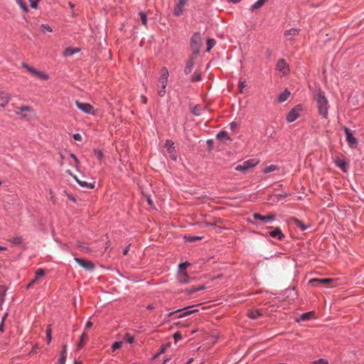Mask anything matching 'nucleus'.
<instances>
[{"label": "nucleus", "mask_w": 364, "mask_h": 364, "mask_svg": "<svg viewBox=\"0 0 364 364\" xmlns=\"http://www.w3.org/2000/svg\"><path fill=\"white\" fill-rule=\"evenodd\" d=\"M314 98L316 102V105L319 114L324 119L328 118V109L329 104L327 98L325 96L324 92L318 90L314 94Z\"/></svg>", "instance_id": "1"}, {"label": "nucleus", "mask_w": 364, "mask_h": 364, "mask_svg": "<svg viewBox=\"0 0 364 364\" xmlns=\"http://www.w3.org/2000/svg\"><path fill=\"white\" fill-rule=\"evenodd\" d=\"M202 45L200 33L196 32L191 38L190 46L193 52V55L197 56Z\"/></svg>", "instance_id": "2"}, {"label": "nucleus", "mask_w": 364, "mask_h": 364, "mask_svg": "<svg viewBox=\"0 0 364 364\" xmlns=\"http://www.w3.org/2000/svg\"><path fill=\"white\" fill-rule=\"evenodd\" d=\"M198 311L197 309H195V306H189L184 307L183 309H178L176 311H171L168 313V316L171 317L173 315H176V318H181L186 317L194 312H196Z\"/></svg>", "instance_id": "3"}, {"label": "nucleus", "mask_w": 364, "mask_h": 364, "mask_svg": "<svg viewBox=\"0 0 364 364\" xmlns=\"http://www.w3.org/2000/svg\"><path fill=\"white\" fill-rule=\"evenodd\" d=\"M259 161L256 159H251L247 161H245L241 164H238L235 166V169L237 171L246 172L250 168L255 167L257 164H258Z\"/></svg>", "instance_id": "4"}, {"label": "nucleus", "mask_w": 364, "mask_h": 364, "mask_svg": "<svg viewBox=\"0 0 364 364\" xmlns=\"http://www.w3.org/2000/svg\"><path fill=\"white\" fill-rule=\"evenodd\" d=\"M21 67L26 69L31 74L36 75L41 80H48L49 79V75L48 74L43 71L38 70L37 69L30 66L28 64L26 63H22Z\"/></svg>", "instance_id": "5"}, {"label": "nucleus", "mask_w": 364, "mask_h": 364, "mask_svg": "<svg viewBox=\"0 0 364 364\" xmlns=\"http://www.w3.org/2000/svg\"><path fill=\"white\" fill-rule=\"evenodd\" d=\"M76 107L82 112L87 114H92L95 115L96 111L94 108V107L87 102H81L80 101H75Z\"/></svg>", "instance_id": "6"}, {"label": "nucleus", "mask_w": 364, "mask_h": 364, "mask_svg": "<svg viewBox=\"0 0 364 364\" xmlns=\"http://www.w3.org/2000/svg\"><path fill=\"white\" fill-rule=\"evenodd\" d=\"M302 111L301 105H299L291 109L287 114L286 119L288 122H293L296 120L299 116L300 112Z\"/></svg>", "instance_id": "7"}, {"label": "nucleus", "mask_w": 364, "mask_h": 364, "mask_svg": "<svg viewBox=\"0 0 364 364\" xmlns=\"http://www.w3.org/2000/svg\"><path fill=\"white\" fill-rule=\"evenodd\" d=\"M343 131L346 135V141L348 144V146L352 149L355 148L358 145V139L353 136L352 131L347 127H343Z\"/></svg>", "instance_id": "8"}, {"label": "nucleus", "mask_w": 364, "mask_h": 364, "mask_svg": "<svg viewBox=\"0 0 364 364\" xmlns=\"http://www.w3.org/2000/svg\"><path fill=\"white\" fill-rule=\"evenodd\" d=\"M74 259L80 267L86 270H93L95 269V265L90 260L78 257H75Z\"/></svg>", "instance_id": "9"}, {"label": "nucleus", "mask_w": 364, "mask_h": 364, "mask_svg": "<svg viewBox=\"0 0 364 364\" xmlns=\"http://www.w3.org/2000/svg\"><path fill=\"white\" fill-rule=\"evenodd\" d=\"M168 76L169 73L168 69L166 67H163L160 70V76L158 79L160 85L167 86Z\"/></svg>", "instance_id": "10"}, {"label": "nucleus", "mask_w": 364, "mask_h": 364, "mask_svg": "<svg viewBox=\"0 0 364 364\" xmlns=\"http://www.w3.org/2000/svg\"><path fill=\"white\" fill-rule=\"evenodd\" d=\"M334 163L342 171L346 173L349 169V164L345 159L336 157Z\"/></svg>", "instance_id": "11"}, {"label": "nucleus", "mask_w": 364, "mask_h": 364, "mask_svg": "<svg viewBox=\"0 0 364 364\" xmlns=\"http://www.w3.org/2000/svg\"><path fill=\"white\" fill-rule=\"evenodd\" d=\"M177 279L180 284H186L194 281L195 278L189 277L186 272H181L178 274Z\"/></svg>", "instance_id": "12"}, {"label": "nucleus", "mask_w": 364, "mask_h": 364, "mask_svg": "<svg viewBox=\"0 0 364 364\" xmlns=\"http://www.w3.org/2000/svg\"><path fill=\"white\" fill-rule=\"evenodd\" d=\"M254 219L259 220L262 221L264 223H268L271 221L274 220L275 215L273 214L267 215H261L259 213H255L252 215Z\"/></svg>", "instance_id": "13"}, {"label": "nucleus", "mask_w": 364, "mask_h": 364, "mask_svg": "<svg viewBox=\"0 0 364 364\" xmlns=\"http://www.w3.org/2000/svg\"><path fill=\"white\" fill-rule=\"evenodd\" d=\"M23 112H28L34 114V112L31 107L22 106L21 107H18V109L16 111V114L21 116L22 118H24L27 120L29 119L30 116L28 115L27 114H23Z\"/></svg>", "instance_id": "14"}, {"label": "nucleus", "mask_w": 364, "mask_h": 364, "mask_svg": "<svg viewBox=\"0 0 364 364\" xmlns=\"http://www.w3.org/2000/svg\"><path fill=\"white\" fill-rule=\"evenodd\" d=\"M333 282L332 279L330 278H324V279H317L314 278L309 280V284L311 287H317L318 284H326Z\"/></svg>", "instance_id": "15"}, {"label": "nucleus", "mask_w": 364, "mask_h": 364, "mask_svg": "<svg viewBox=\"0 0 364 364\" xmlns=\"http://www.w3.org/2000/svg\"><path fill=\"white\" fill-rule=\"evenodd\" d=\"M206 287L205 285L201 284L198 286H192L188 288H186L184 289H182L181 291V293L186 294H192L193 293H196L198 291H201L205 289Z\"/></svg>", "instance_id": "16"}, {"label": "nucleus", "mask_w": 364, "mask_h": 364, "mask_svg": "<svg viewBox=\"0 0 364 364\" xmlns=\"http://www.w3.org/2000/svg\"><path fill=\"white\" fill-rule=\"evenodd\" d=\"M269 235L273 238H277L279 240H282L284 235L282 233L280 228L277 227L269 232Z\"/></svg>", "instance_id": "17"}, {"label": "nucleus", "mask_w": 364, "mask_h": 364, "mask_svg": "<svg viewBox=\"0 0 364 364\" xmlns=\"http://www.w3.org/2000/svg\"><path fill=\"white\" fill-rule=\"evenodd\" d=\"M276 69L278 71L282 73L283 74L287 73V72L288 70V66L284 59H280L278 60V62L276 65Z\"/></svg>", "instance_id": "18"}, {"label": "nucleus", "mask_w": 364, "mask_h": 364, "mask_svg": "<svg viewBox=\"0 0 364 364\" xmlns=\"http://www.w3.org/2000/svg\"><path fill=\"white\" fill-rule=\"evenodd\" d=\"M10 96L7 92L0 91V107H4L9 103Z\"/></svg>", "instance_id": "19"}, {"label": "nucleus", "mask_w": 364, "mask_h": 364, "mask_svg": "<svg viewBox=\"0 0 364 364\" xmlns=\"http://www.w3.org/2000/svg\"><path fill=\"white\" fill-rule=\"evenodd\" d=\"M196 57V56L192 55V56L186 62V65L184 68V73L186 75H188L191 73L193 68L194 66V59Z\"/></svg>", "instance_id": "20"}, {"label": "nucleus", "mask_w": 364, "mask_h": 364, "mask_svg": "<svg viewBox=\"0 0 364 364\" xmlns=\"http://www.w3.org/2000/svg\"><path fill=\"white\" fill-rule=\"evenodd\" d=\"M165 148L166 149L168 154H172L175 152L174 143L171 139H167L165 142Z\"/></svg>", "instance_id": "21"}, {"label": "nucleus", "mask_w": 364, "mask_h": 364, "mask_svg": "<svg viewBox=\"0 0 364 364\" xmlns=\"http://www.w3.org/2000/svg\"><path fill=\"white\" fill-rule=\"evenodd\" d=\"M45 275V271L43 269H38L35 274V277L31 280V284H36L38 282L40 277Z\"/></svg>", "instance_id": "22"}, {"label": "nucleus", "mask_w": 364, "mask_h": 364, "mask_svg": "<svg viewBox=\"0 0 364 364\" xmlns=\"http://www.w3.org/2000/svg\"><path fill=\"white\" fill-rule=\"evenodd\" d=\"M66 358H67L66 346L64 345L63 346L62 350L60 352V357L58 360L59 364H65Z\"/></svg>", "instance_id": "23"}, {"label": "nucleus", "mask_w": 364, "mask_h": 364, "mask_svg": "<svg viewBox=\"0 0 364 364\" xmlns=\"http://www.w3.org/2000/svg\"><path fill=\"white\" fill-rule=\"evenodd\" d=\"M75 180H76L77 183L81 187H83V188H89V189H92L95 186V183H87V182L84 181H80V180H79V179H77L76 178H75Z\"/></svg>", "instance_id": "24"}, {"label": "nucleus", "mask_w": 364, "mask_h": 364, "mask_svg": "<svg viewBox=\"0 0 364 364\" xmlns=\"http://www.w3.org/2000/svg\"><path fill=\"white\" fill-rule=\"evenodd\" d=\"M290 96V92L287 90H285L283 92L280 93L278 96V101L279 102H285L289 97Z\"/></svg>", "instance_id": "25"}, {"label": "nucleus", "mask_w": 364, "mask_h": 364, "mask_svg": "<svg viewBox=\"0 0 364 364\" xmlns=\"http://www.w3.org/2000/svg\"><path fill=\"white\" fill-rule=\"evenodd\" d=\"M247 316L250 318L256 319L262 316V314L257 309H253L248 312Z\"/></svg>", "instance_id": "26"}, {"label": "nucleus", "mask_w": 364, "mask_h": 364, "mask_svg": "<svg viewBox=\"0 0 364 364\" xmlns=\"http://www.w3.org/2000/svg\"><path fill=\"white\" fill-rule=\"evenodd\" d=\"M267 0H257L254 4H252L250 9L251 11L260 9L265 3Z\"/></svg>", "instance_id": "27"}, {"label": "nucleus", "mask_w": 364, "mask_h": 364, "mask_svg": "<svg viewBox=\"0 0 364 364\" xmlns=\"http://www.w3.org/2000/svg\"><path fill=\"white\" fill-rule=\"evenodd\" d=\"M9 241L14 246L21 245L23 243V239L21 236L13 237Z\"/></svg>", "instance_id": "28"}, {"label": "nucleus", "mask_w": 364, "mask_h": 364, "mask_svg": "<svg viewBox=\"0 0 364 364\" xmlns=\"http://www.w3.org/2000/svg\"><path fill=\"white\" fill-rule=\"evenodd\" d=\"M217 138L220 140H231L226 131H221L217 134Z\"/></svg>", "instance_id": "29"}, {"label": "nucleus", "mask_w": 364, "mask_h": 364, "mask_svg": "<svg viewBox=\"0 0 364 364\" xmlns=\"http://www.w3.org/2000/svg\"><path fill=\"white\" fill-rule=\"evenodd\" d=\"M279 168L276 165H274V164H271L268 166H267L264 170H263V172L265 174H267V173H269L271 172H273L274 171H278Z\"/></svg>", "instance_id": "30"}, {"label": "nucleus", "mask_w": 364, "mask_h": 364, "mask_svg": "<svg viewBox=\"0 0 364 364\" xmlns=\"http://www.w3.org/2000/svg\"><path fill=\"white\" fill-rule=\"evenodd\" d=\"M78 51H80L79 48H68L64 51V55L65 56H71L75 53H77Z\"/></svg>", "instance_id": "31"}, {"label": "nucleus", "mask_w": 364, "mask_h": 364, "mask_svg": "<svg viewBox=\"0 0 364 364\" xmlns=\"http://www.w3.org/2000/svg\"><path fill=\"white\" fill-rule=\"evenodd\" d=\"M299 31L300 30L298 28H291L286 31L284 33V35L285 36H297L299 33Z\"/></svg>", "instance_id": "32"}, {"label": "nucleus", "mask_w": 364, "mask_h": 364, "mask_svg": "<svg viewBox=\"0 0 364 364\" xmlns=\"http://www.w3.org/2000/svg\"><path fill=\"white\" fill-rule=\"evenodd\" d=\"M201 80V74L198 71H195L191 77V82H198Z\"/></svg>", "instance_id": "33"}, {"label": "nucleus", "mask_w": 364, "mask_h": 364, "mask_svg": "<svg viewBox=\"0 0 364 364\" xmlns=\"http://www.w3.org/2000/svg\"><path fill=\"white\" fill-rule=\"evenodd\" d=\"M139 16L141 21V23L143 25L146 26L147 25V16L146 14L144 11H140L139 13Z\"/></svg>", "instance_id": "34"}, {"label": "nucleus", "mask_w": 364, "mask_h": 364, "mask_svg": "<svg viewBox=\"0 0 364 364\" xmlns=\"http://www.w3.org/2000/svg\"><path fill=\"white\" fill-rule=\"evenodd\" d=\"M295 223L298 228H299L302 231L306 230L308 229L309 226L304 224L300 220L296 219Z\"/></svg>", "instance_id": "35"}, {"label": "nucleus", "mask_w": 364, "mask_h": 364, "mask_svg": "<svg viewBox=\"0 0 364 364\" xmlns=\"http://www.w3.org/2000/svg\"><path fill=\"white\" fill-rule=\"evenodd\" d=\"M215 41L214 39L208 38L207 40V51H210L215 46Z\"/></svg>", "instance_id": "36"}, {"label": "nucleus", "mask_w": 364, "mask_h": 364, "mask_svg": "<svg viewBox=\"0 0 364 364\" xmlns=\"http://www.w3.org/2000/svg\"><path fill=\"white\" fill-rule=\"evenodd\" d=\"M87 338V336L85 333H83L80 338V341L77 343V348H82L85 346L84 340Z\"/></svg>", "instance_id": "37"}, {"label": "nucleus", "mask_w": 364, "mask_h": 364, "mask_svg": "<svg viewBox=\"0 0 364 364\" xmlns=\"http://www.w3.org/2000/svg\"><path fill=\"white\" fill-rule=\"evenodd\" d=\"M94 154H95V156H96V158L99 160V161H102L104 158V154H103V152L101 150H99V149H95L94 150Z\"/></svg>", "instance_id": "38"}, {"label": "nucleus", "mask_w": 364, "mask_h": 364, "mask_svg": "<svg viewBox=\"0 0 364 364\" xmlns=\"http://www.w3.org/2000/svg\"><path fill=\"white\" fill-rule=\"evenodd\" d=\"M184 238H185L186 241L193 242H195L196 240H200L202 238V237L188 235V236H185Z\"/></svg>", "instance_id": "39"}, {"label": "nucleus", "mask_w": 364, "mask_h": 364, "mask_svg": "<svg viewBox=\"0 0 364 364\" xmlns=\"http://www.w3.org/2000/svg\"><path fill=\"white\" fill-rule=\"evenodd\" d=\"M40 28H41V31L43 33L53 31V29L51 28V27L48 24H41Z\"/></svg>", "instance_id": "40"}, {"label": "nucleus", "mask_w": 364, "mask_h": 364, "mask_svg": "<svg viewBox=\"0 0 364 364\" xmlns=\"http://www.w3.org/2000/svg\"><path fill=\"white\" fill-rule=\"evenodd\" d=\"M51 333H52L51 328L49 326L46 329V339H47L48 344H49L50 343L51 339H52Z\"/></svg>", "instance_id": "41"}, {"label": "nucleus", "mask_w": 364, "mask_h": 364, "mask_svg": "<svg viewBox=\"0 0 364 364\" xmlns=\"http://www.w3.org/2000/svg\"><path fill=\"white\" fill-rule=\"evenodd\" d=\"M311 311H309L306 313H304L301 315L300 319L302 321H306L309 320L311 317Z\"/></svg>", "instance_id": "42"}, {"label": "nucleus", "mask_w": 364, "mask_h": 364, "mask_svg": "<svg viewBox=\"0 0 364 364\" xmlns=\"http://www.w3.org/2000/svg\"><path fill=\"white\" fill-rule=\"evenodd\" d=\"M122 347V343L121 341H116L112 346V348L113 350H116L117 349H119Z\"/></svg>", "instance_id": "43"}, {"label": "nucleus", "mask_w": 364, "mask_h": 364, "mask_svg": "<svg viewBox=\"0 0 364 364\" xmlns=\"http://www.w3.org/2000/svg\"><path fill=\"white\" fill-rule=\"evenodd\" d=\"M16 3L20 6L23 11H27L28 8L23 0H16Z\"/></svg>", "instance_id": "44"}, {"label": "nucleus", "mask_w": 364, "mask_h": 364, "mask_svg": "<svg viewBox=\"0 0 364 364\" xmlns=\"http://www.w3.org/2000/svg\"><path fill=\"white\" fill-rule=\"evenodd\" d=\"M166 86L161 85V87L158 90V95L160 97H164L166 94Z\"/></svg>", "instance_id": "45"}, {"label": "nucleus", "mask_w": 364, "mask_h": 364, "mask_svg": "<svg viewBox=\"0 0 364 364\" xmlns=\"http://www.w3.org/2000/svg\"><path fill=\"white\" fill-rule=\"evenodd\" d=\"M313 364H328V362L326 359L319 358L314 361Z\"/></svg>", "instance_id": "46"}, {"label": "nucleus", "mask_w": 364, "mask_h": 364, "mask_svg": "<svg viewBox=\"0 0 364 364\" xmlns=\"http://www.w3.org/2000/svg\"><path fill=\"white\" fill-rule=\"evenodd\" d=\"M189 263L188 262H183V263H181L178 266L179 267V272H183V269H186L187 268V267L189 266Z\"/></svg>", "instance_id": "47"}, {"label": "nucleus", "mask_w": 364, "mask_h": 364, "mask_svg": "<svg viewBox=\"0 0 364 364\" xmlns=\"http://www.w3.org/2000/svg\"><path fill=\"white\" fill-rule=\"evenodd\" d=\"M6 316H7V313H6L4 314V316L1 318V322L0 323V332L1 333H3L4 331V321L6 318Z\"/></svg>", "instance_id": "48"}, {"label": "nucleus", "mask_w": 364, "mask_h": 364, "mask_svg": "<svg viewBox=\"0 0 364 364\" xmlns=\"http://www.w3.org/2000/svg\"><path fill=\"white\" fill-rule=\"evenodd\" d=\"M125 339L129 344H132L134 341V338L133 336H130L129 334H126Z\"/></svg>", "instance_id": "49"}, {"label": "nucleus", "mask_w": 364, "mask_h": 364, "mask_svg": "<svg viewBox=\"0 0 364 364\" xmlns=\"http://www.w3.org/2000/svg\"><path fill=\"white\" fill-rule=\"evenodd\" d=\"M183 10L181 7H178L174 10V15L179 16L182 14Z\"/></svg>", "instance_id": "50"}, {"label": "nucleus", "mask_w": 364, "mask_h": 364, "mask_svg": "<svg viewBox=\"0 0 364 364\" xmlns=\"http://www.w3.org/2000/svg\"><path fill=\"white\" fill-rule=\"evenodd\" d=\"M73 138L75 140L80 141H82V136L79 133L73 134Z\"/></svg>", "instance_id": "51"}, {"label": "nucleus", "mask_w": 364, "mask_h": 364, "mask_svg": "<svg viewBox=\"0 0 364 364\" xmlns=\"http://www.w3.org/2000/svg\"><path fill=\"white\" fill-rule=\"evenodd\" d=\"M60 249L62 250H64V251H68L69 250V247L67 245L63 243V242H60V245H59Z\"/></svg>", "instance_id": "52"}, {"label": "nucleus", "mask_w": 364, "mask_h": 364, "mask_svg": "<svg viewBox=\"0 0 364 364\" xmlns=\"http://www.w3.org/2000/svg\"><path fill=\"white\" fill-rule=\"evenodd\" d=\"M238 86H239V88L240 89V92H242V89L245 86V81H240Z\"/></svg>", "instance_id": "53"}, {"label": "nucleus", "mask_w": 364, "mask_h": 364, "mask_svg": "<svg viewBox=\"0 0 364 364\" xmlns=\"http://www.w3.org/2000/svg\"><path fill=\"white\" fill-rule=\"evenodd\" d=\"M229 126L232 130H234L237 127V124L235 122H232L231 123H230Z\"/></svg>", "instance_id": "54"}, {"label": "nucleus", "mask_w": 364, "mask_h": 364, "mask_svg": "<svg viewBox=\"0 0 364 364\" xmlns=\"http://www.w3.org/2000/svg\"><path fill=\"white\" fill-rule=\"evenodd\" d=\"M173 338L176 339V340H178V339H181L182 338V336L181 334V333L179 332H176L173 334Z\"/></svg>", "instance_id": "55"}, {"label": "nucleus", "mask_w": 364, "mask_h": 364, "mask_svg": "<svg viewBox=\"0 0 364 364\" xmlns=\"http://www.w3.org/2000/svg\"><path fill=\"white\" fill-rule=\"evenodd\" d=\"M70 157H71V158H73V160H74V161H75V164H78V163H79V161H78V159H77V156H76L74 154L71 153V154H70Z\"/></svg>", "instance_id": "56"}, {"label": "nucleus", "mask_w": 364, "mask_h": 364, "mask_svg": "<svg viewBox=\"0 0 364 364\" xmlns=\"http://www.w3.org/2000/svg\"><path fill=\"white\" fill-rule=\"evenodd\" d=\"M166 348V346H164H164H161V350H160V351L159 352V353L156 355V356H158V355H159L160 354H161V353H164V351H165Z\"/></svg>", "instance_id": "57"}, {"label": "nucleus", "mask_w": 364, "mask_h": 364, "mask_svg": "<svg viewBox=\"0 0 364 364\" xmlns=\"http://www.w3.org/2000/svg\"><path fill=\"white\" fill-rule=\"evenodd\" d=\"M92 325H93V324H92V322H91V321H87V322L86 323L85 328H86V329H89V328H90L92 326Z\"/></svg>", "instance_id": "58"}, {"label": "nucleus", "mask_w": 364, "mask_h": 364, "mask_svg": "<svg viewBox=\"0 0 364 364\" xmlns=\"http://www.w3.org/2000/svg\"><path fill=\"white\" fill-rule=\"evenodd\" d=\"M37 6H38V2L37 1H32L31 4V6L33 9H36Z\"/></svg>", "instance_id": "59"}, {"label": "nucleus", "mask_w": 364, "mask_h": 364, "mask_svg": "<svg viewBox=\"0 0 364 364\" xmlns=\"http://www.w3.org/2000/svg\"><path fill=\"white\" fill-rule=\"evenodd\" d=\"M129 250V245L127 246L123 250V255H126Z\"/></svg>", "instance_id": "60"}, {"label": "nucleus", "mask_w": 364, "mask_h": 364, "mask_svg": "<svg viewBox=\"0 0 364 364\" xmlns=\"http://www.w3.org/2000/svg\"><path fill=\"white\" fill-rule=\"evenodd\" d=\"M146 309H147L148 310H151V309H154V305H153V304H149V305H147V306H146Z\"/></svg>", "instance_id": "61"}, {"label": "nucleus", "mask_w": 364, "mask_h": 364, "mask_svg": "<svg viewBox=\"0 0 364 364\" xmlns=\"http://www.w3.org/2000/svg\"><path fill=\"white\" fill-rule=\"evenodd\" d=\"M241 0H228L229 2H231V3H233V4H237Z\"/></svg>", "instance_id": "62"}, {"label": "nucleus", "mask_w": 364, "mask_h": 364, "mask_svg": "<svg viewBox=\"0 0 364 364\" xmlns=\"http://www.w3.org/2000/svg\"><path fill=\"white\" fill-rule=\"evenodd\" d=\"M171 157L173 161L176 160V156L174 154V152L172 154H171Z\"/></svg>", "instance_id": "63"}, {"label": "nucleus", "mask_w": 364, "mask_h": 364, "mask_svg": "<svg viewBox=\"0 0 364 364\" xmlns=\"http://www.w3.org/2000/svg\"><path fill=\"white\" fill-rule=\"evenodd\" d=\"M74 364H83V363L82 362H80V361L75 360Z\"/></svg>", "instance_id": "64"}]
</instances>
